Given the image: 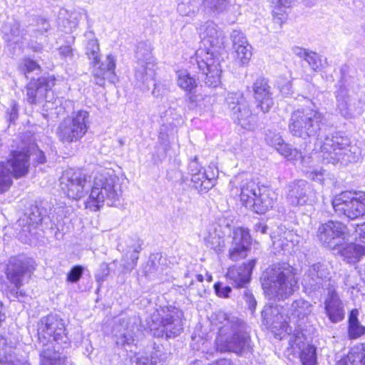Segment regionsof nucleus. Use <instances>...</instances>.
<instances>
[{"label":"nucleus","instance_id":"nucleus-1","mask_svg":"<svg viewBox=\"0 0 365 365\" xmlns=\"http://www.w3.org/2000/svg\"><path fill=\"white\" fill-rule=\"evenodd\" d=\"M325 124V115L320 111L311 108H298L291 113L288 131L294 137L303 139L304 144L299 148H292L284 143L279 133L271 130L266 133L265 141L282 155L290 160H297L303 158V150L307 146V140L318 138Z\"/></svg>","mask_w":365,"mask_h":365},{"label":"nucleus","instance_id":"nucleus-2","mask_svg":"<svg viewBox=\"0 0 365 365\" xmlns=\"http://www.w3.org/2000/svg\"><path fill=\"white\" fill-rule=\"evenodd\" d=\"M267 297L283 302L299 289L297 269L287 262L275 263L267 267L261 277Z\"/></svg>","mask_w":365,"mask_h":365},{"label":"nucleus","instance_id":"nucleus-3","mask_svg":"<svg viewBox=\"0 0 365 365\" xmlns=\"http://www.w3.org/2000/svg\"><path fill=\"white\" fill-rule=\"evenodd\" d=\"M215 339L217 351L242 355L252 349L251 338L246 323L236 317L222 314Z\"/></svg>","mask_w":365,"mask_h":365},{"label":"nucleus","instance_id":"nucleus-4","mask_svg":"<svg viewBox=\"0 0 365 365\" xmlns=\"http://www.w3.org/2000/svg\"><path fill=\"white\" fill-rule=\"evenodd\" d=\"M341 78L336 91L337 108L346 118H351L362 113L365 102L359 97L356 89L359 80L356 71L348 65H343L340 69Z\"/></svg>","mask_w":365,"mask_h":365},{"label":"nucleus","instance_id":"nucleus-5","mask_svg":"<svg viewBox=\"0 0 365 365\" xmlns=\"http://www.w3.org/2000/svg\"><path fill=\"white\" fill-rule=\"evenodd\" d=\"M36 264L34 259L19 255L10 258L6 269V279L11 287H8L6 294L11 301H21L26 297V292L21 289L24 282L31 278Z\"/></svg>","mask_w":365,"mask_h":365},{"label":"nucleus","instance_id":"nucleus-6","mask_svg":"<svg viewBox=\"0 0 365 365\" xmlns=\"http://www.w3.org/2000/svg\"><path fill=\"white\" fill-rule=\"evenodd\" d=\"M183 312L175 307H164L151 317L150 329L155 337L175 338L182 331Z\"/></svg>","mask_w":365,"mask_h":365},{"label":"nucleus","instance_id":"nucleus-7","mask_svg":"<svg viewBox=\"0 0 365 365\" xmlns=\"http://www.w3.org/2000/svg\"><path fill=\"white\" fill-rule=\"evenodd\" d=\"M37 327L38 339L43 348L50 345L51 349H58V346L63 349L68 347L69 341L65 322L58 315L48 314L42 317Z\"/></svg>","mask_w":365,"mask_h":365},{"label":"nucleus","instance_id":"nucleus-8","mask_svg":"<svg viewBox=\"0 0 365 365\" xmlns=\"http://www.w3.org/2000/svg\"><path fill=\"white\" fill-rule=\"evenodd\" d=\"M86 36L89 38L86 46V54L93 64L92 74L96 84L103 86L106 80L113 83L115 79V60L111 54L100 63V48L98 40L93 37L91 31L87 32Z\"/></svg>","mask_w":365,"mask_h":365},{"label":"nucleus","instance_id":"nucleus-9","mask_svg":"<svg viewBox=\"0 0 365 365\" xmlns=\"http://www.w3.org/2000/svg\"><path fill=\"white\" fill-rule=\"evenodd\" d=\"M312 308L311 303L301 297L294 299L290 304H286L285 307L278 304L274 309L277 314L272 324L275 328L291 333L292 327L289 324L292 322L299 327L298 322L310 314Z\"/></svg>","mask_w":365,"mask_h":365},{"label":"nucleus","instance_id":"nucleus-10","mask_svg":"<svg viewBox=\"0 0 365 365\" xmlns=\"http://www.w3.org/2000/svg\"><path fill=\"white\" fill-rule=\"evenodd\" d=\"M335 214L350 220L365 217V192H343L332 200Z\"/></svg>","mask_w":365,"mask_h":365},{"label":"nucleus","instance_id":"nucleus-11","mask_svg":"<svg viewBox=\"0 0 365 365\" xmlns=\"http://www.w3.org/2000/svg\"><path fill=\"white\" fill-rule=\"evenodd\" d=\"M348 145V139L338 133L327 135L321 146L318 158L324 164L346 165L350 162L349 150L346 148Z\"/></svg>","mask_w":365,"mask_h":365},{"label":"nucleus","instance_id":"nucleus-12","mask_svg":"<svg viewBox=\"0 0 365 365\" xmlns=\"http://www.w3.org/2000/svg\"><path fill=\"white\" fill-rule=\"evenodd\" d=\"M27 155L20 151H12L10 158L0 162V194L7 191L13 181L12 177L24 176L29 170Z\"/></svg>","mask_w":365,"mask_h":365},{"label":"nucleus","instance_id":"nucleus-13","mask_svg":"<svg viewBox=\"0 0 365 365\" xmlns=\"http://www.w3.org/2000/svg\"><path fill=\"white\" fill-rule=\"evenodd\" d=\"M191 62L193 64L195 63L199 71L202 72L200 78L205 86L216 88L220 85L222 70L213 51L199 48L195 52V56L191 58Z\"/></svg>","mask_w":365,"mask_h":365},{"label":"nucleus","instance_id":"nucleus-14","mask_svg":"<svg viewBox=\"0 0 365 365\" xmlns=\"http://www.w3.org/2000/svg\"><path fill=\"white\" fill-rule=\"evenodd\" d=\"M89 113L86 110H78L63 120L58 125L57 135L63 143H73L80 140L88 130Z\"/></svg>","mask_w":365,"mask_h":365},{"label":"nucleus","instance_id":"nucleus-15","mask_svg":"<svg viewBox=\"0 0 365 365\" xmlns=\"http://www.w3.org/2000/svg\"><path fill=\"white\" fill-rule=\"evenodd\" d=\"M226 101L232 120L242 128L254 129L257 115L250 110V104L242 93H228Z\"/></svg>","mask_w":365,"mask_h":365},{"label":"nucleus","instance_id":"nucleus-16","mask_svg":"<svg viewBox=\"0 0 365 365\" xmlns=\"http://www.w3.org/2000/svg\"><path fill=\"white\" fill-rule=\"evenodd\" d=\"M317 237L322 245L336 250L349 240V230L346 225L340 221L329 220L319 226Z\"/></svg>","mask_w":365,"mask_h":365},{"label":"nucleus","instance_id":"nucleus-17","mask_svg":"<svg viewBox=\"0 0 365 365\" xmlns=\"http://www.w3.org/2000/svg\"><path fill=\"white\" fill-rule=\"evenodd\" d=\"M59 182L61 190L73 200L83 197L90 187L86 175L82 171L73 169L63 171Z\"/></svg>","mask_w":365,"mask_h":365},{"label":"nucleus","instance_id":"nucleus-18","mask_svg":"<svg viewBox=\"0 0 365 365\" xmlns=\"http://www.w3.org/2000/svg\"><path fill=\"white\" fill-rule=\"evenodd\" d=\"M287 200L293 207L313 205L317 201V197L308 182L298 180L289 184Z\"/></svg>","mask_w":365,"mask_h":365},{"label":"nucleus","instance_id":"nucleus-19","mask_svg":"<svg viewBox=\"0 0 365 365\" xmlns=\"http://www.w3.org/2000/svg\"><path fill=\"white\" fill-rule=\"evenodd\" d=\"M55 85L53 77H41L31 81L27 85L26 101L30 104H37L45 101L52 102L54 99L51 88Z\"/></svg>","mask_w":365,"mask_h":365},{"label":"nucleus","instance_id":"nucleus-20","mask_svg":"<svg viewBox=\"0 0 365 365\" xmlns=\"http://www.w3.org/2000/svg\"><path fill=\"white\" fill-rule=\"evenodd\" d=\"M252 90L256 106L264 113L269 111L274 104L272 93L267 78H257L253 83Z\"/></svg>","mask_w":365,"mask_h":365},{"label":"nucleus","instance_id":"nucleus-21","mask_svg":"<svg viewBox=\"0 0 365 365\" xmlns=\"http://www.w3.org/2000/svg\"><path fill=\"white\" fill-rule=\"evenodd\" d=\"M112 182L108 184V187L102 189L101 194L98 197L88 198L86 202V208H89L93 211L98 210L104 202L108 206H113L116 201H118L121 196L122 190L120 185H113Z\"/></svg>","mask_w":365,"mask_h":365},{"label":"nucleus","instance_id":"nucleus-22","mask_svg":"<svg viewBox=\"0 0 365 365\" xmlns=\"http://www.w3.org/2000/svg\"><path fill=\"white\" fill-rule=\"evenodd\" d=\"M324 311L327 317L332 323H339L345 317V309L343 302L334 289H329L324 301Z\"/></svg>","mask_w":365,"mask_h":365},{"label":"nucleus","instance_id":"nucleus-23","mask_svg":"<svg viewBox=\"0 0 365 365\" xmlns=\"http://www.w3.org/2000/svg\"><path fill=\"white\" fill-rule=\"evenodd\" d=\"M202 43L205 46L203 49L215 52L220 47L222 32L217 25L213 21H207L199 28Z\"/></svg>","mask_w":365,"mask_h":365},{"label":"nucleus","instance_id":"nucleus-24","mask_svg":"<svg viewBox=\"0 0 365 365\" xmlns=\"http://www.w3.org/2000/svg\"><path fill=\"white\" fill-rule=\"evenodd\" d=\"M327 271L321 263H316L310 266L306 271L303 277V285L305 289L312 292L317 291L323 287L327 278Z\"/></svg>","mask_w":365,"mask_h":365},{"label":"nucleus","instance_id":"nucleus-25","mask_svg":"<svg viewBox=\"0 0 365 365\" xmlns=\"http://www.w3.org/2000/svg\"><path fill=\"white\" fill-rule=\"evenodd\" d=\"M277 199V194L273 190L262 187L249 209L257 214H264L274 207Z\"/></svg>","mask_w":365,"mask_h":365},{"label":"nucleus","instance_id":"nucleus-26","mask_svg":"<svg viewBox=\"0 0 365 365\" xmlns=\"http://www.w3.org/2000/svg\"><path fill=\"white\" fill-rule=\"evenodd\" d=\"M255 264L256 260L251 259L242 266L231 267L228 269L227 277L232 282L236 287H243L249 283Z\"/></svg>","mask_w":365,"mask_h":365},{"label":"nucleus","instance_id":"nucleus-27","mask_svg":"<svg viewBox=\"0 0 365 365\" xmlns=\"http://www.w3.org/2000/svg\"><path fill=\"white\" fill-rule=\"evenodd\" d=\"M112 182L111 185H120L118 183L119 178L114 174V171L111 169H102L101 171L96 173L93 180V185L91 187L90 192V198L98 197L99 194H101L102 189L108 184Z\"/></svg>","mask_w":365,"mask_h":365},{"label":"nucleus","instance_id":"nucleus-28","mask_svg":"<svg viewBox=\"0 0 365 365\" xmlns=\"http://www.w3.org/2000/svg\"><path fill=\"white\" fill-rule=\"evenodd\" d=\"M155 63H136L135 80L138 86L149 89L150 84L155 85L153 83L155 75Z\"/></svg>","mask_w":365,"mask_h":365},{"label":"nucleus","instance_id":"nucleus-29","mask_svg":"<svg viewBox=\"0 0 365 365\" xmlns=\"http://www.w3.org/2000/svg\"><path fill=\"white\" fill-rule=\"evenodd\" d=\"M142 241L138 238L132 239L128 244L123 264V272H130L137 265L139 252L142 250Z\"/></svg>","mask_w":365,"mask_h":365},{"label":"nucleus","instance_id":"nucleus-30","mask_svg":"<svg viewBox=\"0 0 365 365\" xmlns=\"http://www.w3.org/2000/svg\"><path fill=\"white\" fill-rule=\"evenodd\" d=\"M43 218L36 205H31L25 212L23 217L19 220V225L22 226L24 232L31 233L41 223Z\"/></svg>","mask_w":365,"mask_h":365},{"label":"nucleus","instance_id":"nucleus-31","mask_svg":"<svg viewBox=\"0 0 365 365\" xmlns=\"http://www.w3.org/2000/svg\"><path fill=\"white\" fill-rule=\"evenodd\" d=\"M51 346L43 348L41 352V365H66V357L63 354L64 349H51Z\"/></svg>","mask_w":365,"mask_h":365},{"label":"nucleus","instance_id":"nucleus-32","mask_svg":"<svg viewBox=\"0 0 365 365\" xmlns=\"http://www.w3.org/2000/svg\"><path fill=\"white\" fill-rule=\"evenodd\" d=\"M3 33L4 40L14 44L21 42L26 35V31L21 29V24L17 20L6 24L3 27Z\"/></svg>","mask_w":365,"mask_h":365},{"label":"nucleus","instance_id":"nucleus-33","mask_svg":"<svg viewBox=\"0 0 365 365\" xmlns=\"http://www.w3.org/2000/svg\"><path fill=\"white\" fill-rule=\"evenodd\" d=\"M339 253L349 263L358 262L361 257L365 255V247H362L361 244L356 243L344 245L339 248H336Z\"/></svg>","mask_w":365,"mask_h":365},{"label":"nucleus","instance_id":"nucleus-34","mask_svg":"<svg viewBox=\"0 0 365 365\" xmlns=\"http://www.w3.org/2000/svg\"><path fill=\"white\" fill-rule=\"evenodd\" d=\"M359 310L352 309L348 317V336L350 339H356L365 335V326L358 319Z\"/></svg>","mask_w":365,"mask_h":365},{"label":"nucleus","instance_id":"nucleus-35","mask_svg":"<svg viewBox=\"0 0 365 365\" xmlns=\"http://www.w3.org/2000/svg\"><path fill=\"white\" fill-rule=\"evenodd\" d=\"M191 181L193 186L200 192H207L212 188L215 184L214 175L210 176L204 170L198 173L192 174Z\"/></svg>","mask_w":365,"mask_h":365},{"label":"nucleus","instance_id":"nucleus-36","mask_svg":"<svg viewBox=\"0 0 365 365\" xmlns=\"http://www.w3.org/2000/svg\"><path fill=\"white\" fill-rule=\"evenodd\" d=\"M260 188L257 183L252 180L242 185L240 188V200L246 207L249 208L250 207L255 198L257 197Z\"/></svg>","mask_w":365,"mask_h":365},{"label":"nucleus","instance_id":"nucleus-37","mask_svg":"<svg viewBox=\"0 0 365 365\" xmlns=\"http://www.w3.org/2000/svg\"><path fill=\"white\" fill-rule=\"evenodd\" d=\"M14 346L11 341L0 336V365H16L12 360Z\"/></svg>","mask_w":365,"mask_h":365},{"label":"nucleus","instance_id":"nucleus-38","mask_svg":"<svg viewBox=\"0 0 365 365\" xmlns=\"http://www.w3.org/2000/svg\"><path fill=\"white\" fill-rule=\"evenodd\" d=\"M136 63H155L152 55V48L148 42H140L135 51Z\"/></svg>","mask_w":365,"mask_h":365},{"label":"nucleus","instance_id":"nucleus-39","mask_svg":"<svg viewBox=\"0 0 365 365\" xmlns=\"http://www.w3.org/2000/svg\"><path fill=\"white\" fill-rule=\"evenodd\" d=\"M347 357L351 365H365V343H359L351 347Z\"/></svg>","mask_w":365,"mask_h":365},{"label":"nucleus","instance_id":"nucleus-40","mask_svg":"<svg viewBox=\"0 0 365 365\" xmlns=\"http://www.w3.org/2000/svg\"><path fill=\"white\" fill-rule=\"evenodd\" d=\"M251 245V236L248 230L242 227H237L233 230L232 232V240L231 245L250 247Z\"/></svg>","mask_w":365,"mask_h":365},{"label":"nucleus","instance_id":"nucleus-41","mask_svg":"<svg viewBox=\"0 0 365 365\" xmlns=\"http://www.w3.org/2000/svg\"><path fill=\"white\" fill-rule=\"evenodd\" d=\"M178 85L185 91L192 92L197 87L196 79L192 77L186 71L178 72Z\"/></svg>","mask_w":365,"mask_h":365},{"label":"nucleus","instance_id":"nucleus-42","mask_svg":"<svg viewBox=\"0 0 365 365\" xmlns=\"http://www.w3.org/2000/svg\"><path fill=\"white\" fill-rule=\"evenodd\" d=\"M165 261L160 254H153L149 257L146 265L144 267V273L145 276L150 274L162 272L163 267H161V261Z\"/></svg>","mask_w":365,"mask_h":365},{"label":"nucleus","instance_id":"nucleus-43","mask_svg":"<svg viewBox=\"0 0 365 365\" xmlns=\"http://www.w3.org/2000/svg\"><path fill=\"white\" fill-rule=\"evenodd\" d=\"M21 71L24 73L26 78L31 81L36 80L35 76H38L41 73L40 66L34 61L26 59L24 61L21 66Z\"/></svg>","mask_w":365,"mask_h":365},{"label":"nucleus","instance_id":"nucleus-44","mask_svg":"<svg viewBox=\"0 0 365 365\" xmlns=\"http://www.w3.org/2000/svg\"><path fill=\"white\" fill-rule=\"evenodd\" d=\"M205 9L214 13L220 14L226 10L229 5L228 0H202Z\"/></svg>","mask_w":365,"mask_h":365},{"label":"nucleus","instance_id":"nucleus-45","mask_svg":"<svg viewBox=\"0 0 365 365\" xmlns=\"http://www.w3.org/2000/svg\"><path fill=\"white\" fill-rule=\"evenodd\" d=\"M300 360L303 365H316V348L311 345L304 348L300 354Z\"/></svg>","mask_w":365,"mask_h":365},{"label":"nucleus","instance_id":"nucleus-46","mask_svg":"<svg viewBox=\"0 0 365 365\" xmlns=\"http://www.w3.org/2000/svg\"><path fill=\"white\" fill-rule=\"evenodd\" d=\"M235 57L242 65L247 63L252 56L251 46L248 43L234 49Z\"/></svg>","mask_w":365,"mask_h":365},{"label":"nucleus","instance_id":"nucleus-47","mask_svg":"<svg viewBox=\"0 0 365 365\" xmlns=\"http://www.w3.org/2000/svg\"><path fill=\"white\" fill-rule=\"evenodd\" d=\"M27 155V159H29V157L31 156L34 160L38 162V163H44L46 162V156L43 152L38 149V148L34 145H30L26 150L24 149L23 150H19ZM29 161V160H27ZM28 165H29V163L28 162Z\"/></svg>","mask_w":365,"mask_h":365},{"label":"nucleus","instance_id":"nucleus-48","mask_svg":"<svg viewBox=\"0 0 365 365\" xmlns=\"http://www.w3.org/2000/svg\"><path fill=\"white\" fill-rule=\"evenodd\" d=\"M205 245L207 247L213 249L215 251L221 250L222 239L215 232H208L207 235L204 238Z\"/></svg>","mask_w":365,"mask_h":365},{"label":"nucleus","instance_id":"nucleus-49","mask_svg":"<svg viewBox=\"0 0 365 365\" xmlns=\"http://www.w3.org/2000/svg\"><path fill=\"white\" fill-rule=\"evenodd\" d=\"M249 247L241 245V247L231 245L229 250V257L232 261H238L245 258L247 255Z\"/></svg>","mask_w":365,"mask_h":365},{"label":"nucleus","instance_id":"nucleus-50","mask_svg":"<svg viewBox=\"0 0 365 365\" xmlns=\"http://www.w3.org/2000/svg\"><path fill=\"white\" fill-rule=\"evenodd\" d=\"M84 272V267L81 265H75L68 272L66 280L70 283H76L81 278Z\"/></svg>","mask_w":365,"mask_h":365},{"label":"nucleus","instance_id":"nucleus-51","mask_svg":"<svg viewBox=\"0 0 365 365\" xmlns=\"http://www.w3.org/2000/svg\"><path fill=\"white\" fill-rule=\"evenodd\" d=\"M305 61L314 71L320 70L323 67L321 57L315 52H309Z\"/></svg>","mask_w":365,"mask_h":365},{"label":"nucleus","instance_id":"nucleus-52","mask_svg":"<svg viewBox=\"0 0 365 365\" xmlns=\"http://www.w3.org/2000/svg\"><path fill=\"white\" fill-rule=\"evenodd\" d=\"M170 356V352L158 349L153 353L151 359H150L151 365H157L158 364L164 363L168 359Z\"/></svg>","mask_w":365,"mask_h":365},{"label":"nucleus","instance_id":"nucleus-53","mask_svg":"<svg viewBox=\"0 0 365 365\" xmlns=\"http://www.w3.org/2000/svg\"><path fill=\"white\" fill-rule=\"evenodd\" d=\"M232 41V48L235 49L238 46H244L247 43L245 36L240 31L234 30L230 35Z\"/></svg>","mask_w":365,"mask_h":365},{"label":"nucleus","instance_id":"nucleus-54","mask_svg":"<svg viewBox=\"0 0 365 365\" xmlns=\"http://www.w3.org/2000/svg\"><path fill=\"white\" fill-rule=\"evenodd\" d=\"M271 237L272 240V245L275 250H288L290 242L285 237H282L280 235L271 236Z\"/></svg>","mask_w":365,"mask_h":365},{"label":"nucleus","instance_id":"nucleus-55","mask_svg":"<svg viewBox=\"0 0 365 365\" xmlns=\"http://www.w3.org/2000/svg\"><path fill=\"white\" fill-rule=\"evenodd\" d=\"M110 274V267L108 264L106 262H103L100 264L99 269L96 274V279L97 282L101 284L102 282H103L106 277Z\"/></svg>","mask_w":365,"mask_h":365},{"label":"nucleus","instance_id":"nucleus-56","mask_svg":"<svg viewBox=\"0 0 365 365\" xmlns=\"http://www.w3.org/2000/svg\"><path fill=\"white\" fill-rule=\"evenodd\" d=\"M243 298L248 309L251 311V313L253 314L257 306V301L254 295L249 289H245L243 291Z\"/></svg>","mask_w":365,"mask_h":365},{"label":"nucleus","instance_id":"nucleus-57","mask_svg":"<svg viewBox=\"0 0 365 365\" xmlns=\"http://www.w3.org/2000/svg\"><path fill=\"white\" fill-rule=\"evenodd\" d=\"M355 233L356 241L361 244L362 247H365V222L356 225Z\"/></svg>","mask_w":365,"mask_h":365},{"label":"nucleus","instance_id":"nucleus-58","mask_svg":"<svg viewBox=\"0 0 365 365\" xmlns=\"http://www.w3.org/2000/svg\"><path fill=\"white\" fill-rule=\"evenodd\" d=\"M214 289L216 294L220 297L226 298L229 297V294L231 292L232 289L229 286H224L222 283L217 282L215 284Z\"/></svg>","mask_w":365,"mask_h":365},{"label":"nucleus","instance_id":"nucleus-59","mask_svg":"<svg viewBox=\"0 0 365 365\" xmlns=\"http://www.w3.org/2000/svg\"><path fill=\"white\" fill-rule=\"evenodd\" d=\"M202 170H204V168H202L199 164L197 157H195L192 160H190L188 165V171L191 176L192 174L198 173Z\"/></svg>","mask_w":365,"mask_h":365},{"label":"nucleus","instance_id":"nucleus-60","mask_svg":"<svg viewBox=\"0 0 365 365\" xmlns=\"http://www.w3.org/2000/svg\"><path fill=\"white\" fill-rule=\"evenodd\" d=\"M17 118L18 108L16 103H13L11 110L7 112V120L10 123H14Z\"/></svg>","mask_w":365,"mask_h":365},{"label":"nucleus","instance_id":"nucleus-61","mask_svg":"<svg viewBox=\"0 0 365 365\" xmlns=\"http://www.w3.org/2000/svg\"><path fill=\"white\" fill-rule=\"evenodd\" d=\"M131 365H151L148 357H135L131 361Z\"/></svg>","mask_w":365,"mask_h":365},{"label":"nucleus","instance_id":"nucleus-62","mask_svg":"<svg viewBox=\"0 0 365 365\" xmlns=\"http://www.w3.org/2000/svg\"><path fill=\"white\" fill-rule=\"evenodd\" d=\"M267 225L262 222H258L255 225V230L256 231V232H259L261 234H266L267 232Z\"/></svg>","mask_w":365,"mask_h":365},{"label":"nucleus","instance_id":"nucleus-63","mask_svg":"<svg viewBox=\"0 0 365 365\" xmlns=\"http://www.w3.org/2000/svg\"><path fill=\"white\" fill-rule=\"evenodd\" d=\"M294 53L297 56H298L301 58H303L305 60L309 53V51H307V50H305L302 48L296 47L294 48Z\"/></svg>","mask_w":365,"mask_h":365},{"label":"nucleus","instance_id":"nucleus-64","mask_svg":"<svg viewBox=\"0 0 365 365\" xmlns=\"http://www.w3.org/2000/svg\"><path fill=\"white\" fill-rule=\"evenodd\" d=\"M210 365H232V362L230 359H220Z\"/></svg>","mask_w":365,"mask_h":365}]
</instances>
